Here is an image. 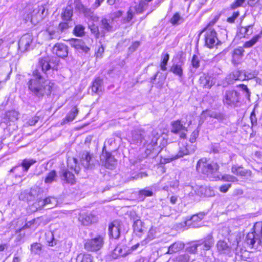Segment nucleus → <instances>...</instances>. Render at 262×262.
Segmentation results:
<instances>
[{
  "mask_svg": "<svg viewBox=\"0 0 262 262\" xmlns=\"http://www.w3.org/2000/svg\"><path fill=\"white\" fill-rule=\"evenodd\" d=\"M241 32L244 34V37L252 34L253 33L252 26L249 25L244 27H242L241 29Z\"/></svg>",
  "mask_w": 262,
  "mask_h": 262,
  "instance_id": "nucleus-41",
  "label": "nucleus"
},
{
  "mask_svg": "<svg viewBox=\"0 0 262 262\" xmlns=\"http://www.w3.org/2000/svg\"><path fill=\"white\" fill-rule=\"evenodd\" d=\"M201 245H203V249L204 250H208L214 244V240L211 235H208L203 241L198 242Z\"/></svg>",
  "mask_w": 262,
  "mask_h": 262,
  "instance_id": "nucleus-24",
  "label": "nucleus"
},
{
  "mask_svg": "<svg viewBox=\"0 0 262 262\" xmlns=\"http://www.w3.org/2000/svg\"><path fill=\"white\" fill-rule=\"evenodd\" d=\"M147 176V174L145 172H140L137 174H136L134 177H132L129 180H137L138 179H142L143 177H146Z\"/></svg>",
  "mask_w": 262,
  "mask_h": 262,
  "instance_id": "nucleus-59",
  "label": "nucleus"
},
{
  "mask_svg": "<svg viewBox=\"0 0 262 262\" xmlns=\"http://www.w3.org/2000/svg\"><path fill=\"white\" fill-rule=\"evenodd\" d=\"M82 13L84 16L88 18L91 19L94 21H97L98 20V17L91 11L90 9L85 8L83 11Z\"/></svg>",
  "mask_w": 262,
  "mask_h": 262,
  "instance_id": "nucleus-38",
  "label": "nucleus"
},
{
  "mask_svg": "<svg viewBox=\"0 0 262 262\" xmlns=\"http://www.w3.org/2000/svg\"><path fill=\"white\" fill-rule=\"evenodd\" d=\"M239 101V94L235 91H226L223 95V102L227 106H237Z\"/></svg>",
  "mask_w": 262,
  "mask_h": 262,
  "instance_id": "nucleus-6",
  "label": "nucleus"
},
{
  "mask_svg": "<svg viewBox=\"0 0 262 262\" xmlns=\"http://www.w3.org/2000/svg\"><path fill=\"white\" fill-rule=\"evenodd\" d=\"M36 162L35 160L33 159H25L23 160L20 165L23 168V171L27 172L30 167Z\"/></svg>",
  "mask_w": 262,
  "mask_h": 262,
  "instance_id": "nucleus-32",
  "label": "nucleus"
},
{
  "mask_svg": "<svg viewBox=\"0 0 262 262\" xmlns=\"http://www.w3.org/2000/svg\"><path fill=\"white\" fill-rule=\"evenodd\" d=\"M260 35H257L253 37L250 40L246 41L244 45L245 48H250L252 47L259 39Z\"/></svg>",
  "mask_w": 262,
  "mask_h": 262,
  "instance_id": "nucleus-43",
  "label": "nucleus"
},
{
  "mask_svg": "<svg viewBox=\"0 0 262 262\" xmlns=\"http://www.w3.org/2000/svg\"><path fill=\"white\" fill-rule=\"evenodd\" d=\"M241 72L239 71H235L229 74L226 77V81L227 84H232L234 81L239 80Z\"/></svg>",
  "mask_w": 262,
  "mask_h": 262,
  "instance_id": "nucleus-28",
  "label": "nucleus"
},
{
  "mask_svg": "<svg viewBox=\"0 0 262 262\" xmlns=\"http://www.w3.org/2000/svg\"><path fill=\"white\" fill-rule=\"evenodd\" d=\"M112 22V19L105 18L102 19L101 21L102 27L107 31H112L113 30Z\"/></svg>",
  "mask_w": 262,
  "mask_h": 262,
  "instance_id": "nucleus-35",
  "label": "nucleus"
},
{
  "mask_svg": "<svg viewBox=\"0 0 262 262\" xmlns=\"http://www.w3.org/2000/svg\"><path fill=\"white\" fill-rule=\"evenodd\" d=\"M148 2H147L146 0H141L140 1L138 6V11L140 13L142 12L146 9Z\"/></svg>",
  "mask_w": 262,
  "mask_h": 262,
  "instance_id": "nucleus-48",
  "label": "nucleus"
},
{
  "mask_svg": "<svg viewBox=\"0 0 262 262\" xmlns=\"http://www.w3.org/2000/svg\"><path fill=\"white\" fill-rule=\"evenodd\" d=\"M139 193L140 194L144 195L146 196H150L153 195V192L151 190L146 189L141 190Z\"/></svg>",
  "mask_w": 262,
  "mask_h": 262,
  "instance_id": "nucleus-58",
  "label": "nucleus"
},
{
  "mask_svg": "<svg viewBox=\"0 0 262 262\" xmlns=\"http://www.w3.org/2000/svg\"><path fill=\"white\" fill-rule=\"evenodd\" d=\"M140 46V42L135 41L129 47V51L131 53L135 52Z\"/></svg>",
  "mask_w": 262,
  "mask_h": 262,
  "instance_id": "nucleus-57",
  "label": "nucleus"
},
{
  "mask_svg": "<svg viewBox=\"0 0 262 262\" xmlns=\"http://www.w3.org/2000/svg\"><path fill=\"white\" fill-rule=\"evenodd\" d=\"M104 244V236L98 235L94 238L87 239L84 244V249L88 251L97 252L100 250Z\"/></svg>",
  "mask_w": 262,
  "mask_h": 262,
  "instance_id": "nucleus-5",
  "label": "nucleus"
},
{
  "mask_svg": "<svg viewBox=\"0 0 262 262\" xmlns=\"http://www.w3.org/2000/svg\"><path fill=\"white\" fill-rule=\"evenodd\" d=\"M204 32H205V45L208 48L210 49L213 48L221 43V41L219 40L217 37L216 32L214 29L205 27L200 32L199 36L200 37Z\"/></svg>",
  "mask_w": 262,
  "mask_h": 262,
  "instance_id": "nucleus-4",
  "label": "nucleus"
},
{
  "mask_svg": "<svg viewBox=\"0 0 262 262\" xmlns=\"http://www.w3.org/2000/svg\"><path fill=\"white\" fill-rule=\"evenodd\" d=\"M18 112L12 110L6 112V118L10 121H15L18 119Z\"/></svg>",
  "mask_w": 262,
  "mask_h": 262,
  "instance_id": "nucleus-37",
  "label": "nucleus"
},
{
  "mask_svg": "<svg viewBox=\"0 0 262 262\" xmlns=\"http://www.w3.org/2000/svg\"><path fill=\"white\" fill-rule=\"evenodd\" d=\"M89 28L91 32L95 34L97 37H98L99 35V32L98 26H96L95 25H92L89 26Z\"/></svg>",
  "mask_w": 262,
  "mask_h": 262,
  "instance_id": "nucleus-53",
  "label": "nucleus"
},
{
  "mask_svg": "<svg viewBox=\"0 0 262 262\" xmlns=\"http://www.w3.org/2000/svg\"><path fill=\"white\" fill-rule=\"evenodd\" d=\"M245 1V0H236L232 4L231 7L232 9H235L242 6Z\"/></svg>",
  "mask_w": 262,
  "mask_h": 262,
  "instance_id": "nucleus-55",
  "label": "nucleus"
},
{
  "mask_svg": "<svg viewBox=\"0 0 262 262\" xmlns=\"http://www.w3.org/2000/svg\"><path fill=\"white\" fill-rule=\"evenodd\" d=\"M67 166L71 169H73L76 173H78L80 168L77 166V160L75 158H69L67 160Z\"/></svg>",
  "mask_w": 262,
  "mask_h": 262,
  "instance_id": "nucleus-27",
  "label": "nucleus"
},
{
  "mask_svg": "<svg viewBox=\"0 0 262 262\" xmlns=\"http://www.w3.org/2000/svg\"><path fill=\"white\" fill-rule=\"evenodd\" d=\"M199 82L203 87L206 88H211L214 84L213 78L208 74L203 73L199 78Z\"/></svg>",
  "mask_w": 262,
  "mask_h": 262,
  "instance_id": "nucleus-19",
  "label": "nucleus"
},
{
  "mask_svg": "<svg viewBox=\"0 0 262 262\" xmlns=\"http://www.w3.org/2000/svg\"><path fill=\"white\" fill-rule=\"evenodd\" d=\"M207 114L209 117L216 119L219 121H223L226 119V116L222 113L209 111Z\"/></svg>",
  "mask_w": 262,
  "mask_h": 262,
  "instance_id": "nucleus-34",
  "label": "nucleus"
},
{
  "mask_svg": "<svg viewBox=\"0 0 262 262\" xmlns=\"http://www.w3.org/2000/svg\"><path fill=\"white\" fill-rule=\"evenodd\" d=\"M184 248V244L181 242H177L171 244L168 249L166 254H173L182 250Z\"/></svg>",
  "mask_w": 262,
  "mask_h": 262,
  "instance_id": "nucleus-21",
  "label": "nucleus"
},
{
  "mask_svg": "<svg viewBox=\"0 0 262 262\" xmlns=\"http://www.w3.org/2000/svg\"><path fill=\"white\" fill-rule=\"evenodd\" d=\"M81 164L85 168H91L93 164L92 156L86 151H84L82 152L80 160Z\"/></svg>",
  "mask_w": 262,
  "mask_h": 262,
  "instance_id": "nucleus-16",
  "label": "nucleus"
},
{
  "mask_svg": "<svg viewBox=\"0 0 262 262\" xmlns=\"http://www.w3.org/2000/svg\"><path fill=\"white\" fill-rule=\"evenodd\" d=\"M33 36L31 34L27 33L22 36L18 42L19 49L25 52L30 49L33 42Z\"/></svg>",
  "mask_w": 262,
  "mask_h": 262,
  "instance_id": "nucleus-9",
  "label": "nucleus"
},
{
  "mask_svg": "<svg viewBox=\"0 0 262 262\" xmlns=\"http://www.w3.org/2000/svg\"><path fill=\"white\" fill-rule=\"evenodd\" d=\"M57 64L56 60L53 58L45 57L39 59L37 68L33 72V77L27 83L28 89L32 95L40 98L51 94L54 83L49 80H45L41 72L47 74L51 69L57 70Z\"/></svg>",
  "mask_w": 262,
  "mask_h": 262,
  "instance_id": "nucleus-2",
  "label": "nucleus"
},
{
  "mask_svg": "<svg viewBox=\"0 0 262 262\" xmlns=\"http://www.w3.org/2000/svg\"><path fill=\"white\" fill-rule=\"evenodd\" d=\"M244 50L242 48L235 49L233 51V55L237 56H242Z\"/></svg>",
  "mask_w": 262,
  "mask_h": 262,
  "instance_id": "nucleus-61",
  "label": "nucleus"
},
{
  "mask_svg": "<svg viewBox=\"0 0 262 262\" xmlns=\"http://www.w3.org/2000/svg\"><path fill=\"white\" fill-rule=\"evenodd\" d=\"M262 244V222H256L252 232L248 233L244 241L237 238L230 247L224 241H219L217 244V249L219 252L228 254L233 250L237 260H246L250 257V253L246 249V245L250 248H258Z\"/></svg>",
  "mask_w": 262,
  "mask_h": 262,
  "instance_id": "nucleus-1",
  "label": "nucleus"
},
{
  "mask_svg": "<svg viewBox=\"0 0 262 262\" xmlns=\"http://www.w3.org/2000/svg\"><path fill=\"white\" fill-rule=\"evenodd\" d=\"M201 246V244H199V243L193 245L189 247H188L187 249L188 252L190 253H195L197 251V248Z\"/></svg>",
  "mask_w": 262,
  "mask_h": 262,
  "instance_id": "nucleus-54",
  "label": "nucleus"
},
{
  "mask_svg": "<svg viewBox=\"0 0 262 262\" xmlns=\"http://www.w3.org/2000/svg\"><path fill=\"white\" fill-rule=\"evenodd\" d=\"M199 130L196 129L194 130L191 135L190 138L189 139V142L191 143V144H193L195 143L196 139L198 138L199 136Z\"/></svg>",
  "mask_w": 262,
  "mask_h": 262,
  "instance_id": "nucleus-51",
  "label": "nucleus"
},
{
  "mask_svg": "<svg viewBox=\"0 0 262 262\" xmlns=\"http://www.w3.org/2000/svg\"><path fill=\"white\" fill-rule=\"evenodd\" d=\"M77 262H93V256L88 253H80L77 256Z\"/></svg>",
  "mask_w": 262,
  "mask_h": 262,
  "instance_id": "nucleus-29",
  "label": "nucleus"
},
{
  "mask_svg": "<svg viewBox=\"0 0 262 262\" xmlns=\"http://www.w3.org/2000/svg\"><path fill=\"white\" fill-rule=\"evenodd\" d=\"M21 169V165H18L15 167H13L10 170V172H13L15 173L16 176L20 177L21 175H23V174H21L19 173V171Z\"/></svg>",
  "mask_w": 262,
  "mask_h": 262,
  "instance_id": "nucleus-56",
  "label": "nucleus"
},
{
  "mask_svg": "<svg viewBox=\"0 0 262 262\" xmlns=\"http://www.w3.org/2000/svg\"><path fill=\"white\" fill-rule=\"evenodd\" d=\"M104 51V48L102 46L100 47H99L98 49L97 52L95 54L96 58H102Z\"/></svg>",
  "mask_w": 262,
  "mask_h": 262,
  "instance_id": "nucleus-60",
  "label": "nucleus"
},
{
  "mask_svg": "<svg viewBox=\"0 0 262 262\" xmlns=\"http://www.w3.org/2000/svg\"><path fill=\"white\" fill-rule=\"evenodd\" d=\"M46 241L49 246L53 247L57 243V240L55 239L54 234L52 232H48L45 234Z\"/></svg>",
  "mask_w": 262,
  "mask_h": 262,
  "instance_id": "nucleus-31",
  "label": "nucleus"
},
{
  "mask_svg": "<svg viewBox=\"0 0 262 262\" xmlns=\"http://www.w3.org/2000/svg\"><path fill=\"white\" fill-rule=\"evenodd\" d=\"M53 51L61 58H65L68 54V47L63 43H56L53 48Z\"/></svg>",
  "mask_w": 262,
  "mask_h": 262,
  "instance_id": "nucleus-17",
  "label": "nucleus"
},
{
  "mask_svg": "<svg viewBox=\"0 0 262 262\" xmlns=\"http://www.w3.org/2000/svg\"><path fill=\"white\" fill-rule=\"evenodd\" d=\"M73 15V9L70 6H67L62 13V18L64 20H69Z\"/></svg>",
  "mask_w": 262,
  "mask_h": 262,
  "instance_id": "nucleus-36",
  "label": "nucleus"
},
{
  "mask_svg": "<svg viewBox=\"0 0 262 262\" xmlns=\"http://www.w3.org/2000/svg\"><path fill=\"white\" fill-rule=\"evenodd\" d=\"M160 137V135L156 130H152L151 135L149 136L147 139L145 140L144 144H147V150L151 151L154 149V147L157 145V141Z\"/></svg>",
  "mask_w": 262,
  "mask_h": 262,
  "instance_id": "nucleus-12",
  "label": "nucleus"
},
{
  "mask_svg": "<svg viewBox=\"0 0 262 262\" xmlns=\"http://www.w3.org/2000/svg\"><path fill=\"white\" fill-rule=\"evenodd\" d=\"M75 34L77 36H82L84 34V27L79 25L75 27L74 29Z\"/></svg>",
  "mask_w": 262,
  "mask_h": 262,
  "instance_id": "nucleus-42",
  "label": "nucleus"
},
{
  "mask_svg": "<svg viewBox=\"0 0 262 262\" xmlns=\"http://www.w3.org/2000/svg\"><path fill=\"white\" fill-rule=\"evenodd\" d=\"M57 201L55 198L49 197L38 201V205L41 206L50 205L49 208H52L53 206L56 205Z\"/></svg>",
  "mask_w": 262,
  "mask_h": 262,
  "instance_id": "nucleus-26",
  "label": "nucleus"
},
{
  "mask_svg": "<svg viewBox=\"0 0 262 262\" xmlns=\"http://www.w3.org/2000/svg\"><path fill=\"white\" fill-rule=\"evenodd\" d=\"M102 85L103 79L100 78V77L96 78L94 81L93 82V84L92 85V91L95 93L99 94V93L102 92Z\"/></svg>",
  "mask_w": 262,
  "mask_h": 262,
  "instance_id": "nucleus-22",
  "label": "nucleus"
},
{
  "mask_svg": "<svg viewBox=\"0 0 262 262\" xmlns=\"http://www.w3.org/2000/svg\"><path fill=\"white\" fill-rule=\"evenodd\" d=\"M192 123L190 120L187 123V126H189ZM187 124V119H182L181 120H177L171 122V132L173 133H178L181 132H187V127L185 125Z\"/></svg>",
  "mask_w": 262,
  "mask_h": 262,
  "instance_id": "nucleus-8",
  "label": "nucleus"
},
{
  "mask_svg": "<svg viewBox=\"0 0 262 262\" xmlns=\"http://www.w3.org/2000/svg\"><path fill=\"white\" fill-rule=\"evenodd\" d=\"M69 28V25L67 23H61L59 25V29L61 32L64 31Z\"/></svg>",
  "mask_w": 262,
  "mask_h": 262,
  "instance_id": "nucleus-64",
  "label": "nucleus"
},
{
  "mask_svg": "<svg viewBox=\"0 0 262 262\" xmlns=\"http://www.w3.org/2000/svg\"><path fill=\"white\" fill-rule=\"evenodd\" d=\"M57 177L56 172L55 170H52L50 172L46 178H45V182L46 183H51L55 180Z\"/></svg>",
  "mask_w": 262,
  "mask_h": 262,
  "instance_id": "nucleus-40",
  "label": "nucleus"
},
{
  "mask_svg": "<svg viewBox=\"0 0 262 262\" xmlns=\"http://www.w3.org/2000/svg\"><path fill=\"white\" fill-rule=\"evenodd\" d=\"M79 221L84 226H88L97 221V217L91 213H83L79 214Z\"/></svg>",
  "mask_w": 262,
  "mask_h": 262,
  "instance_id": "nucleus-14",
  "label": "nucleus"
},
{
  "mask_svg": "<svg viewBox=\"0 0 262 262\" xmlns=\"http://www.w3.org/2000/svg\"><path fill=\"white\" fill-rule=\"evenodd\" d=\"M105 159L104 166L106 168L113 169L116 165L117 161L110 152H105L104 155L101 156V158Z\"/></svg>",
  "mask_w": 262,
  "mask_h": 262,
  "instance_id": "nucleus-18",
  "label": "nucleus"
},
{
  "mask_svg": "<svg viewBox=\"0 0 262 262\" xmlns=\"http://www.w3.org/2000/svg\"><path fill=\"white\" fill-rule=\"evenodd\" d=\"M178 262H190V257L188 254L181 255L177 257Z\"/></svg>",
  "mask_w": 262,
  "mask_h": 262,
  "instance_id": "nucleus-50",
  "label": "nucleus"
},
{
  "mask_svg": "<svg viewBox=\"0 0 262 262\" xmlns=\"http://www.w3.org/2000/svg\"><path fill=\"white\" fill-rule=\"evenodd\" d=\"M169 71L171 72L174 75L179 76V77H182L183 75V70L182 68V64H173L171 67Z\"/></svg>",
  "mask_w": 262,
  "mask_h": 262,
  "instance_id": "nucleus-30",
  "label": "nucleus"
},
{
  "mask_svg": "<svg viewBox=\"0 0 262 262\" xmlns=\"http://www.w3.org/2000/svg\"><path fill=\"white\" fill-rule=\"evenodd\" d=\"M182 20V17L177 13L172 17L170 23L173 25H177L180 24L179 21Z\"/></svg>",
  "mask_w": 262,
  "mask_h": 262,
  "instance_id": "nucleus-47",
  "label": "nucleus"
},
{
  "mask_svg": "<svg viewBox=\"0 0 262 262\" xmlns=\"http://www.w3.org/2000/svg\"><path fill=\"white\" fill-rule=\"evenodd\" d=\"M59 176L64 183L73 184L75 182V176L68 168H63L61 169L59 171Z\"/></svg>",
  "mask_w": 262,
  "mask_h": 262,
  "instance_id": "nucleus-10",
  "label": "nucleus"
},
{
  "mask_svg": "<svg viewBox=\"0 0 262 262\" xmlns=\"http://www.w3.org/2000/svg\"><path fill=\"white\" fill-rule=\"evenodd\" d=\"M219 165L216 163L210 162L206 158L199 160L196 165V170L209 178H219Z\"/></svg>",
  "mask_w": 262,
  "mask_h": 262,
  "instance_id": "nucleus-3",
  "label": "nucleus"
},
{
  "mask_svg": "<svg viewBox=\"0 0 262 262\" xmlns=\"http://www.w3.org/2000/svg\"><path fill=\"white\" fill-rule=\"evenodd\" d=\"M223 178L225 181L228 182H234L236 180L235 177L230 175H225Z\"/></svg>",
  "mask_w": 262,
  "mask_h": 262,
  "instance_id": "nucleus-63",
  "label": "nucleus"
},
{
  "mask_svg": "<svg viewBox=\"0 0 262 262\" xmlns=\"http://www.w3.org/2000/svg\"><path fill=\"white\" fill-rule=\"evenodd\" d=\"M114 254L115 255H118L119 256L124 257L125 256L127 253L123 251L122 248L120 247H117L114 250Z\"/></svg>",
  "mask_w": 262,
  "mask_h": 262,
  "instance_id": "nucleus-49",
  "label": "nucleus"
},
{
  "mask_svg": "<svg viewBox=\"0 0 262 262\" xmlns=\"http://www.w3.org/2000/svg\"><path fill=\"white\" fill-rule=\"evenodd\" d=\"M239 15L238 11L234 12L231 16L227 18V21L230 23H233L235 20L238 17Z\"/></svg>",
  "mask_w": 262,
  "mask_h": 262,
  "instance_id": "nucleus-52",
  "label": "nucleus"
},
{
  "mask_svg": "<svg viewBox=\"0 0 262 262\" xmlns=\"http://www.w3.org/2000/svg\"><path fill=\"white\" fill-rule=\"evenodd\" d=\"M196 146L194 144L189 145L187 143H181L178 154L173 156L172 159H177L183 157L185 155L190 154L195 150Z\"/></svg>",
  "mask_w": 262,
  "mask_h": 262,
  "instance_id": "nucleus-7",
  "label": "nucleus"
},
{
  "mask_svg": "<svg viewBox=\"0 0 262 262\" xmlns=\"http://www.w3.org/2000/svg\"><path fill=\"white\" fill-rule=\"evenodd\" d=\"M70 44L72 47L79 51L88 53L90 49L85 45V42L81 39H72L70 40Z\"/></svg>",
  "mask_w": 262,
  "mask_h": 262,
  "instance_id": "nucleus-13",
  "label": "nucleus"
},
{
  "mask_svg": "<svg viewBox=\"0 0 262 262\" xmlns=\"http://www.w3.org/2000/svg\"><path fill=\"white\" fill-rule=\"evenodd\" d=\"M231 171L234 174L241 176H245L248 173V170L244 169L243 167L237 165H233L232 167Z\"/></svg>",
  "mask_w": 262,
  "mask_h": 262,
  "instance_id": "nucleus-33",
  "label": "nucleus"
},
{
  "mask_svg": "<svg viewBox=\"0 0 262 262\" xmlns=\"http://www.w3.org/2000/svg\"><path fill=\"white\" fill-rule=\"evenodd\" d=\"M78 112L79 111L76 106L73 107L67 115L62 119L61 124L63 125L72 121L75 118Z\"/></svg>",
  "mask_w": 262,
  "mask_h": 262,
  "instance_id": "nucleus-20",
  "label": "nucleus"
},
{
  "mask_svg": "<svg viewBox=\"0 0 262 262\" xmlns=\"http://www.w3.org/2000/svg\"><path fill=\"white\" fill-rule=\"evenodd\" d=\"M169 59V55L166 53L164 55L163 59L160 64L161 69L163 71H166L167 69L166 65Z\"/></svg>",
  "mask_w": 262,
  "mask_h": 262,
  "instance_id": "nucleus-44",
  "label": "nucleus"
},
{
  "mask_svg": "<svg viewBox=\"0 0 262 262\" xmlns=\"http://www.w3.org/2000/svg\"><path fill=\"white\" fill-rule=\"evenodd\" d=\"M121 223L119 221L116 220L112 222L108 227L110 236L115 239H117L120 235Z\"/></svg>",
  "mask_w": 262,
  "mask_h": 262,
  "instance_id": "nucleus-11",
  "label": "nucleus"
},
{
  "mask_svg": "<svg viewBox=\"0 0 262 262\" xmlns=\"http://www.w3.org/2000/svg\"><path fill=\"white\" fill-rule=\"evenodd\" d=\"M206 1L207 0H198V4H195V10L199 11Z\"/></svg>",
  "mask_w": 262,
  "mask_h": 262,
  "instance_id": "nucleus-62",
  "label": "nucleus"
},
{
  "mask_svg": "<svg viewBox=\"0 0 262 262\" xmlns=\"http://www.w3.org/2000/svg\"><path fill=\"white\" fill-rule=\"evenodd\" d=\"M133 229L134 233L138 236H141L145 231V228L143 227V222L140 220H137L134 221Z\"/></svg>",
  "mask_w": 262,
  "mask_h": 262,
  "instance_id": "nucleus-23",
  "label": "nucleus"
},
{
  "mask_svg": "<svg viewBox=\"0 0 262 262\" xmlns=\"http://www.w3.org/2000/svg\"><path fill=\"white\" fill-rule=\"evenodd\" d=\"M237 86L241 88V89L242 90L244 93H245V97L248 99H250V92L249 89L248 88L247 86L243 84H241L238 85Z\"/></svg>",
  "mask_w": 262,
  "mask_h": 262,
  "instance_id": "nucleus-45",
  "label": "nucleus"
},
{
  "mask_svg": "<svg viewBox=\"0 0 262 262\" xmlns=\"http://www.w3.org/2000/svg\"><path fill=\"white\" fill-rule=\"evenodd\" d=\"M205 213H200L197 214L192 215L190 219L187 220L185 222L186 226L191 227L192 228H198L200 227L197 224L198 222H200L204 218Z\"/></svg>",
  "mask_w": 262,
  "mask_h": 262,
  "instance_id": "nucleus-15",
  "label": "nucleus"
},
{
  "mask_svg": "<svg viewBox=\"0 0 262 262\" xmlns=\"http://www.w3.org/2000/svg\"><path fill=\"white\" fill-rule=\"evenodd\" d=\"M41 249V245L39 243H34L31 245V251L35 254H39Z\"/></svg>",
  "mask_w": 262,
  "mask_h": 262,
  "instance_id": "nucleus-39",
  "label": "nucleus"
},
{
  "mask_svg": "<svg viewBox=\"0 0 262 262\" xmlns=\"http://www.w3.org/2000/svg\"><path fill=\"white\" fill-rule=\"evenodd\" d=\"M145 133L141 130H135L133 133V141L138 144L141 143L143 141L145 142L146 139L144 138Z\"/></svg>",
  "mask_w": 262,
  "mask_h": 262,
  "instance_id": "nucleus-25",
  "label": "nucleus"
},
{
  "mask_svg": "<svg viewBox=\"0 0 262 262\" xmlns=\"http://www.w3.org/2000/svg\"><path fill=\"white\" fill-rule=\"evenodd\" d=\"M191 65L193 68L197 69L200 67V60L198 56L193 55L191 59Z\"/></svg>",
  "mask_w": 262,
  "mask_h": 262,
  "instance_id": "nucleus-46",
  "label": "nucleus"
}]
</instances>
